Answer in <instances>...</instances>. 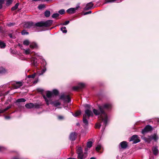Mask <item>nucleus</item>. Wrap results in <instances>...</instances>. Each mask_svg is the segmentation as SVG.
<instances>
[{
	"label": "nucleus",
	"mask_w": 159,
	"mask_h": 159,
	"mask_svg": "<svg viewBox=\"0 0 159 159\" xmlns=\"http://www.w3.org/2000/svg\"><path fill=\"white\" fill-rule=\"evenodd\" d=\"M112 107L111 104L110 103H105L101 105L98 106V109H93V111L95 115H100V119L103 121V127L102 128V131H103L106 126L107 121L108 117L105 110H109Z\"/></svg>",
	"instance_id": "nucleus-1"
},
{
	"label": "nucleus",
	"mask_w": 159,
	"mask_h": 159,
	"mask_svg": "<svg viewBox=\"0 0 159 159\" xmlns=\"http://www.w3.org/2000/svg\"><path fill=\"white\" fill-rule=\"evenodd\" d=\"M52 22V20H48L46 21H42L35 24L32 22H28L25 24L24 27L28 29L35 28L36 27H48L51 25Z\"/></svg>",
	"instance_id": "nucleus-2"
},
{
	"label": "nucleus",
	"mask_w": 159,
	"mask_h": 159,
	"mask_svg": "<svg viewBox=\"0 0 159 159\" xmlns=\"http://www.w3.org/2000/svg\"><path fill=\"white\" fill-rule=\"evenodd\" d=\"M24 53L26 55H30V57L29 58L30 59L31 65L34 66L36 67L38 66V63L37 61V57L39 56V55L38 53H34V56H32L31 55V53L29 49H24Z\"/></svg>",
	"instance_id": "nucleus-3"
},
{
	"label": "nucleus",
	"mask_w": 159,
	"mask_h": 159,
	"mask_svg": "<svg viewBox=\"0 0 159 159\" xmlns=\"http://www.w3.org/2000/svg\"><path fill=\"white\" fill-rule=\"evenodd\" d=\"M143 139L146 142L149 143L152 140L157 141L158 139V137L157 134L155 133L152 135L148 136V138L144 137Z\"/></svg>",
	"instance_id": "nucleus-4"
},
{
	"label": "nucleus",
	"mask_w": 159,
	"mask_h": 159,
	"mask_svg": "<svg viewBox=\"0 0 159 159\" xmlns=\"http://www.w3.org/2000/svg\"><path fill=\"white\" fill-rule=\"evenodd\" d=\"M85 107L88 108V109H86L85 111V114L86 115V117H88V118H89L90 116H93V114L92 111L89 108H90V105L86 104L85 106Z\"/></svg>",
	"instance_id": "nucleus-5"
},
{
	"label": "nucleus",
	"mask_w": 159,
	"mask_h": 159,
	"mask_svg": "<svg viewBox=\"0 0 159 159\" xmlns=\"http://www.w3.org/2000/svg\"><path fill=\"white\" fill-rule=\"evenodd\" d=\"M77 152L78 159H84L86 157V156L83 154L82 149L81 147L78 148Z\"/></svg>",
	"instance_id": "nucleus-6"
},
{
	"label": "nucleus",
	"mask_w": 159,
	"mask_h": 159,
	"mask_svg": "<svg viewBox=\"0 0 159 159\" xmlns=\"http://www.w3.org/2000/svg\"><path fill=\"white\" fill-rule=\"evenodd\" d=\"M43 98L45 99L47 105H48L49 104H52L55 107H57L61 104V103L57 101L54 102H52V101H49L45 96H43Z\"/></svg>",
	"instance_id": "nucleus-7"
},
{
	"label": "nucleus",
	"mask_w": 159,
	"mask_h": 159,
	"mask_svg": "<svg viewBox=\"0 0 159 159\" xmlns=\"http://www.w3.org/2000/svg\"><path fill=\"white\" fill-rule=\"evenodd\" d=\"M25 106L26 108L28 109H30L34 107L36 108H40L41 105L37 103L34 104L30 103L26 104Z\"/></svg>",
	"instance_id": "nucleus-8"
},
{
	"label": "nucleus",
	"mask_w": 159,
	"mask_h": 159,
	"mask_svg": "<svg viewBox=\"0 0 159 159\" xmlns=\"http://www.w3.org/2000/svg\"><path fill=\"white\" fill-rule=\"evenodd\" d=\"M10 84L12 86L13 89H18L23 85V83L21 81H13L11 82Z\"/></svg>",
	"instance_id": "nucleus-9"
},
{
	"label": "nucleus",
	"mask_w": 159,
	"mask_h": 159,
	"mask_svg": "<svg viewBox=\"0 0 159 159\" xmlns=\"http://www.w3.org/2000/svg\"><path fill=\"white\" fill-rule=\"evenodd\" d=\"M43 68L41 70L38 71L37 73L38 75H42L47 70V68L46 66L47 65V63L45 61H43Z\"/></svg>",
	"instance_id": "nucleus-10"
},
{
	"label": "nucleus",
	"mask_w": 159,
	"mask_h": 159,
	"mask_svg": "<svg viewBox=\"0 0 159 159\" xmlns=\"http://www.w3.org/2000/svg\"><path fill=\"white\" fill-rule=\"evenodd\" d=\"M152 130V127L149 125H147L142 130V133L143 134L151 131Z\"/></svg>",
	"instance_id": "nucleus-11"
},
{
	"label": "nucleus",
	"mask_w": 159,
	"mask_h": 159,
	"mask_svg": "<svg viewBox=\"0 0 159 159\" xmlns=\"http://www.w3.org/2000/svg\"><path fill=\"white\" fill-rule=\"evenodd\" d=\"M60 98L68 103L71 101L70 98L68 95H62L60 96Z\"/></svg>",
	"instance_id": "nucleus-12"
},
{
	"label": "nucleus",
	"mask_w": 159,
	"mask_h": 159,
	"mask_svg": "<svg viewBox=\"0 0 159 159\" xmlns=\"http://www.w3.org/2000/svg\"><path fill=\"white\" fill-rule=\"evenodd\" d=\"M130 141H133L134 143H136L140 141L138 135H134L130 139Z\"/></svg>",
	"instance_id": "nucleus-13"
},
{
	"label": "nucleus",
	"mask_w": 159,
	"mask_h": 159,
	"mask_svg": "<svg viewBox=\"0 0 159 159\" xmlns=\"http://www.w3.org/2000/svg\"><path fill=\"white\" fill-rule=\"evenodd\" d=\"M85 84L83 83H80L77 86H74L73 87L72 89L75 91H76L79 89H81L84 88Z\"/></svg>",
	"instance_id": "nucleus-14"
},
{
	"label": "nucleus",
	"mask_w": 159,
	"mask_h": 159,
	"mask_svg": "<svg viewBox=\"0 0 159 159\" xmlns=\"http://www.w3.org/2000/svg\"><path fill=\"white\" fill-rule=\"evenodd\" d=\"M128 146L127 143L125 141H123L120 143L119 148L120 147L121 148L125 149Z\"/></svg>",
	"instance_id": "nucleus-15"
},
{
	"label": "nucleus",
	"mask_w": 159,
	"mask_h": 159,
	"mask_svg": "<svg viewBox=\"0 0 159 159\" xmlns=\"http://www.w3.org/2000/svg\"><path fill=\"white\" fill-rule=\"evenodd\" d=\"M77 7H76L75 8H70L66 11L69 14H73L75 13L76 11L77 10Z\"/></svg>",
	"instance_id": "nucleus-16"
},
{
	"label": "nucleus",
	"mask_w": 159,
	"mask_h": 159,
	"mask_svg": "<svg viewBox=\"0 0 159 159\" xmlns=\"http://www.w3.org/2000/svg\"><path fill=\"white\" fill-rule=\"evenodd\" d=\"M93 4L92 2L88 3L86 5V7L84 8V10H87L91 9L93 7Z\"/></svg>",
	"instance_id": "nucleus-17"
},
{
	"label": "nucleus",
	"mask_w": 159,
	"mask_h": 159,
	"mask_svg": "<svg viewBox=\"0 0 159 159\" xmlns=\"http://www.w3.org/2000/svg\"><path fill=\"white\" fill-rule=\"evenodd\" d=\"M77 135L75 132L70 133L69 136V139L71 141H74Z\"/></svg>",
	"instance_id": "nucleus-18"
},
{
	"label": "nucleus",
	"mask_w": 159,
	"mask_h": 159,
	"mask_svg": "<svg viewBox=\"0 0 159 159\" xmlns=\"http://www.w3.org/2000/svg\"><path fill=\"white\" fill-rule=\"evenodd\" d=\"M52 92L48 91L47 92L46 96L45 95V96L49 101H52L51 100V98L52 97ZM43 96H44V95H43Z\"/></svg>",
	"instance_id": "nucleus-19"
},
{
	"label": "nucleus",
	"mask_w": 159,
	"mask_h": 159,
	"mask_svg": "<svg viewBox=\"0 0 159 159\" xmlns=\"http://www.w3.org/2000/svg\"><path fill=\"white\" fill-rule=\"evenodd\" d=\"M152 151L153 154L155 155H157L159 151L157 146L153 147L152 148Z\"/></svg>",
	"instance_id": "nucleus-20"
},
{
	"label": "nucleus",
	"mask_w": 159,
	"mask_h": 159,
	"mask_svg": "<svg viewBox=\"0 0 159 159\" xmlns=\"http://www.w3.org/2000/svg\"><path fill=\"white\" fill-rule=\"evenodd\" d=\"M30 48L34 49L37 48L38 47V45L35 43L32 42L30 43Z\"/></svg>",
	"instance_id": "nucleus-21"
},
{
	"label": "nucleus",
	"mask_w": 159,
	"mask_h": 159,
	"mask_svg": "<svg viewBox=\"0 0 159 159\" xmlns=\"http://www.w3.org/2000/svg\"><path fill=\"white\" fill-rule=\"evenodd\" d=\"M87 118L86 117L85 115H83V122L86 125H88V122L87 119Z\"/></svg>",
	"instance_id": "nucleus-22"
},
{
	"label": "nucleus",
	"mask_w": 159,
	"mask_h": 159,
	"mask_svg": "<svg viewBox=\"0 0 159 159\" xmlns=\"http://www.w3.org/2000/svg\"><path fill=\"white\" fill-rule=\"evenodd\" d=\"M92 145V142L91 141H89L87 143V148H85V151H87L88 149V148H90Z\"/></svg>",
	"instance_id": "nucleus-23"
},
{
	"label": "nucleus",
	"mask_w": 159,
	"mask_h": 159,
	"mask_svg": "<svg viewBox=\"0 0 159 159\" xmlns=\"http://www.w3.org/2000/svg\"><path fill=\"white\" fill-rule=\"evenodd\" d=\"M11 106H9L7 107L6 108L2 109H0V114L4 112L5 111H6L8 109H10L11 107Z\"/></svg>",
	"instance_id": "nucleus-24"
},
{
	"label": "nucleus",
	"mask_w": 159,
	"mask_h": 159,
	"mask_svg": "<svg viewBox=\"0 0 159 159\" xmlns=\"http://www.w3.org/2000/svg\"><path fill=\"white\" fill-rule=\"evenodd\" d=\"M26 100L24 98H19L16 100V102L20 103L21 102H25Z\"/></svg>",
	"instance_id": "nucleus-25"
},
{
	"label": "nucleus",
	"mask_w": 159,
	"mask_h": 159,
	"mask_svg": "<svg viewBox=\"0 0 159 159\" xmlns=\"http://www.w3.org/2000/svg\"><path fill=\"white\" fill-rule=\"evenodd\" d=\"M102 148V146L100 144H98L96 148V150L98 152Z\"/></svg>",
	"instance_id": "nucleus-26"
},
{
	"label": "nucleus",
	"mask_w": 159,
	"mask_h": 159,
	"mask_svg": "<svg viewBox=\"0 0 159 159\" xmlns=\"http://www.w3.org/2000/svg\"><path fill=\"white\" fill-rule=\"evenodd\" d=\"M19 3H17L14 7H12L11 8V11H14L16 10L17 8L19 6Z\"/></svg>",
	"instance_id": "nucleus-27"
},
{
	"label": "nucleus",
	"mask_w": 159,
	"mask_h": 159,
	"mask_svg": "<svg viewBox=\"0 0 159 159\" xmlns=\"http://www.w3.org/2000/svg\"><path fill=\"white\" fill-rule=\"evenodd\" d=\"M71 113L73 116L75 117H77L80 115L81 112L80 111H78L76 112L75 114H74L73 112H71Z\"/></svg>",
	"instance_id": "nucleus-28"
},
{
	"label": "nucleus",
	"mask_w": 159,
	"mask_h": 159,
	"mask_svg": "<svg viewBox=\"0 0 159 159\" xmlns=\"http://www.w3.org/2000/svg\"><path fill=\"white\" fill-rule=\"evenodd\" d=\"M50 15V11L48 10H46L44 12V15L46 17H48Z\"/></svg>",
	"instance_id": "nucleus-29"
},
{
	"label": "nucleus",
	"mask_w": 159,
	"mask_h": 159,
	"mask_svg": "<svg viewBox=\"0 0 159 159\" xmlns=\"http://www.w3.org/2000/svg\"><path fill=\"white\" fill-rule=\"evenodd\" d=\"M23 44L25 45L28 46L30 44V42L28 40L26 39L23 41Z\"/></svg>",
	"instance_id": "nucleus-30"
},
{
	"label": "nucleus",
	"mask_w": 159,
	"mask_h": 159,
	"mask_svg": "<svg viewBox=\"0 0 159 159\" xmlns=\"http://www.w3.org/2000/svg\"><path fill=\"white\" fill-rule=\"evenodd\" d=\"M52 92V95H57L59 93L58 91L56 89H53Z\"/></svg>",
	"instance_id": "nucleus-31"
},
{
	"label": "nucleus",
	"mask_w": 159,
	"mask_h": 159,
	"mask_svg": "<svg viewBox=\"0 0 159 159\" xmlns=\"http://www.w3.org/2000/svg\"><path fill=\"white\" fill-rule=\"evenodd\" d=\"M6 46V44L5 43L2 42L0 41V48H4Z\"/></svg>",
	"instance_id": "nucleus-32"
},
{
	"label": "nucleus",
	"mask_w": 159,
	"mask_h": 159,
	"mask_svg": "<svg viewBox=\"0 0 159 159\" xmlns=\"http://www.w3.org/2000/svg\"><path fill=\"white\" fill-rule=\"evenodd\" d=\"M66 29L65 27H62L61 28V30L63 33H66L67 32V30H66Z\"/></svg>",
	"instance_id": "nucleus-33"
},
{
	"label": "nucleus",
	"mask_w": 159,
	"mask_h": 159,
	"mask_svg": "<svg viewBox=\"0 0 159 159\" xmlns=\"http://www.w3.org/2000/svg\"><path fill=\"white\" fill-rule=\"evenodd\" d=\"M8 36L11 39H15L16 38L15 35L14 34H13L12 33H9L8 34Z\"/></svg>",
	"instance_id": "nucleus-34"
},
{
	"label": "nucleus",
	"mask_w": 159,
	"mask_h": 159,
	"mask_svg": "<svg viewBox=\"0 0 159 159\" xmlns=\"http://www.w3.org/2000/svg\"><path fill=\"white\" fill-rule=\"evenodd\" d=\"M59 16V14L58 13H54L52 15V17L53 18H55L56 17H58Z\"/></svg>",
	"instance_id": "nucleus-35"
},
{
	"label": "nucleus",
	"mask_w": 159,
	"mask_h": 159,
	"mask_svg": "<svg viewBox=\"0 0 159 159\" xmlns=\"http://www.w3.org/2000/svg\"><path fill=\"white\" fill-rule=\"evenodd\" d=\"M13 0H7L6 4L8 6L11 4L13 2Z\"/></svg>",
	"instance_id": "nucleus-36"
},
{
	"label": "nucleus",
	"mask_w": 159,
	"mask_h": 159,
	"mask_svg": "<svg viewBox=\"0 0 159 159\" xmlns=\"http://www.w3.org/2000/svg\"><path fill=\"white\" fill-rule=\"evenodd\" d=\"M36 74L37 73H34V74H33L32 75H28V77L29 78H34L35 77V76Z\"/></svg>",
	"instance_id": "nucleus-37"
},
{
	"label": "nucleus",
	"mask_w": 159,
	"mask_h": 159,
	"mask_svg": "<svg viewBox=\"0 0 159 159\" xmlns=\"http://www.w3.org/2000/svg\"><path fill=\"white\" fill-rule=\"evenodd\" d=\"M5 71L6 70L5 69L3 68H0V74L4 73Z\"/></svg>",
	"instance_id": "nucleus-38"
},
{
	"label": "nucleus",
	"mask_w": 159,
	"mask_h": 159,
	"mask_svg": "<svg viewBox=\"0 0 159 159\" xmlns=\"http://www.w3.org/2000/svg\"><path fill=\"white\" fill-rule=\"evenodd\" d=\"M65 10L64 9H62L59 10L58 12L61 15H62L64 13Z\"/></svg>",
	"instance_id": "nucleus-39"
},
{
	"label": "nucleus",
	"mask_w": 159,
	"mask_h": 159,
	"mask_svg": "<svg viewBox=\"0 0 159 159\" xmlns=\"http://www.w3.org/2000/svg\"><path fill=\"white\" fill-rule=\"evenodd\" d=\"M21 34L23 35L28 34H29V33L27 32H26L25 30H23L21 32Z\"/></svg>",
	"instance_id": "nucleus-40"
},
{
	"label": "nucleus",
	"mask_w": 159,
	"mask_h": 159,
	"mask_svg": "<svg viewBox=\"0 0 159 159\" xmlns=\"http://www.w3.org/2000/svg\"><path fill=\"white\" fill-rule=\"evenodd\" d=\"M44 7V6L43 5H42V4L39 5L38 7V8L39 9H42Z\"/></svg>",
	"instance_id": "nucleus-41"
},
{
	"label": "nucleus",
	"mask_w": 159,
	"mask_h": 159,
	"mask_svg": "<svg viewBox=\"0 0 159 159\" xmlns=\"http://www.w3.org/2000/svg\"><path fill=\"white\" fill-rule=\"evenodd\" d=\"M101 126V125L99 123H97L95 125V128H96L99 129L100 128Z\"/></svg>",
	"instance_id": "nucleus-42"
},
{
	"label": "nucleus",
	"mask_w": 159,
	"mask_h": 159,
	"mask_svg": "<svg viewBox=\"0 0 159 159\" xmlns=\"http://www.w3.org/2000/svg\"><path fill=\"white\" fill-rule=\"evenodd\" d=\"M6 149V148L3 146H0V151H3Z\"/></svg>",
	"instance_id": "nucleus-43"
},
{
	"label": "nucleus",
	"mask_w": 159,
	"mask_h": 159,
	"mask_svg": "<svg viewBox=\"0 0 159 159\" xmlns=\"http://www.w3.org/2000/svg\"><path fill=\"white\" fill-rule=\"evenodd\" d=\"M69 20H67L64 23L61 24L60 25H66L68 24L69 23Z\"/></svg>",
	"instance_id": "nucleus-44"
},
{
	"label": "nucleus",
	"mask_w": 159,
	"mask_h": 159,
	"mask_svg": "<svg viewBox=\"0 0 159 159\" xmlns=\"http://www.w3.org/2000/svg\"><path fill=\"white\" fill-rule=\"evenodd\" d=\"M58 119L60 120H62L64 119V117L62 116H58Z\"/></svg>",
	"instance_id": "nucleus-45"
},
{
	"label": "nucleus",
	"mask_w": 159,
	"mask_h": 159,
	"mask_svg": "<svg viewBox=\"0 0 159 159\" xmlns=\"http://www.w3.org/2000/svg\"><path fill=\"white\" fill-rule=\"evenodd\" d=\"M12 33L13 34H14L15 35V36H16V35L18 34L19 32L17 30H15L14 31H13Z\"/></svg>",
	"instance_id": "nucleus-46"
},
{
	"label": "nucleus",
	"mask_w": 159,
	"mask_h": 159,
	"mask_svg": "<svg viewBox=\"0 0 159 159\" xmlns=\"http://www.w3.org/2000/svg\"><path fill=\"white\" fill-rule=\"evenodd\" d=\"M91 13L92 11H89L84 13L83 14L84 15H86L88 14H91Z\"/></svg>",
	"instance_id": "nucleus-47"
},
{
	"label": "nucleus",
	"mask_w": 159,
	"mask_h": 159,
	"mask_svg": "<svg viewBox=\"0 0 159 159\" xmlns=\"http://www.w3.org/2000/svg\"><path fill=\"white\" fill-rule=\"evenodd\" d=\"M15 25L14 23H10L8 24V25L9 26H13Z\"/></svg>",
	"instance_id": "nucleus-48"
},
{
	"label": "nucleus",
	"mask_w": 159,
	"mask_h": 159,
	"mask_svg": "<svg viewBox=\"0 0 159 159\" xmlns=\"http://www.w3.org/2000/svg\"><path fill=\"white\" fill-rule=\"evenodd\" d=\"M11 52L13 54H15V51L14 50L11 49Z\"/></svg>",
	"instance_id": "nucleus-49"
},
{
	"label": "nucleus",
	"mask_w": 159,
	"mask_h": 159,
	"mask_svg": "<svg viewBox=\"0 0 159 159\" xmlns=\"http://www.w3.org/2000/svg\"><path fill=\"white\" fill-rule=\"evenodd\" d=\"M5 118L6 119H9L10 118V117L9 116H5Z\"/></svg>",
	"instance_id": "nucleus-50"
},
{
	"label": "nucleus",
	"mask_w": 159,
	"mask_h": 159,
	"mask_svg": "<svg viewBox=\"0 0 159 159\" xmlns=\"http://www.w3.org/2000/svg\"><path fill=\"white\" fill-rule=\"evenodd\" d=\"M4 0H0V4H1L2 5L3 3Z\"/></svg>",
	"instance_id": "nucleus-51"
},
{
	"label": "nucleus",
	"mask_w": 159,
	"mask_h": 159,
	"mask_svg": "<svg viewBox=\"0 0 159 159\" xmlns=\"http://www.w3.org/2000/svg\"><path fill=\"white\" fill-rule=\"evenodd\" d=\"M2 5L1 4H0V9L2 8Z\"/></svg>",
	"instance_id": "nucleus-52"
},
{
	"label": "nucleus",
	"mask_w": 159,
	"mask_h": 159,
	"mask_svg": "<svg viewBox=\"0 0 159 159\" xmlns=\"http://www.w3.org/2000/svg\"><path fill=\"white\" fill-rule=\"evenodd\" d=\"M37 82H38V80H35V81H34V84H36V83H37Z\"/></svg>",
	"instance_id": "nucleus-53"
},
{
	"label": "nucleus",
	"mask_w": 159,
	"mask_h": 159,
	"mask_svg": "<svg viewBox=\"0 0 159 159\" xmlns=\"http://www.w3.org/2000/svg\"><path fill=\"white\" fill-rule=\"evenodd\" d=\"M90 159H96V158L94 157H91Z\"/></svg>",
	"instance_id": "nucleus-54"
},
{
	"label": "nucleus",
	"mask_w": 159,
	"mask_h": 159,
	"mask_svg": "<svg viewBox=\"0 0 159 159\" xmlns=\"http://www.w3.org/2000/svg\"><path fill=\"white\" fill-rule=\"evenodd\" d=\"M9 92V91H7L6 93L5 94V95H7Z\"/></svg>",
	"instance_id": "nucleus-55"
},
{
	"label": "nucleus",
	"mask_w": 159,
	"mask_h": 159,
	"mask_svg": "<svg viewBox=\"0 0 159 159\" xmlns=\"http://www.w3.org/2000/svg\"><path fill=\"white\" fill-rule=\"evenodd\" d=\"M64 108L66 109H67V108L68 107L67 106H65V107H64Z\"/></svg>",
	"instance_id": "nucleus-56"
},
{
	"label": "nucleus",
	"mask_w": 159,
	"mask_h": 159,
	"mask_svg": "<svg viewBox=\"0 0 159 159\" xmlns=\"http://www.w3.org/2000/svg\"><path fill=\"white\" fill-rule=\"evenodd\" d=\"M13 159H20L19 158H17L16 157H15L13 158Z\"/></svg>",
	"instance_id": "nucleus-57"
},
{
	"label": "nucleus",
	"mask_w": 159,
	"mask_h": 159,
	"mask_svg": "<svg viewBox=\"0 0 159 159\" xmlns=\"http://www.w3.org/2000/svg\"><path fill=\"white\" fill-rule=\"evenodd\" d=\"M157 121L159 123V118H157Z\"/></svg>",
	"instance_id": "nucleus-58"
},
{
	"label": "nucleus",
	"mask_w": 159,
	"mask_h": 159,
	"mask_svg": "<svg viewBox=\"0 0 159 159\" xmlns=\"http://www.w3.org/2000/svg\"><path fill=\"white\" fill-rule=\"evenodd\" d=\"M40 0H33V1H40Z\"/></svg>",
	"instance_id": "nucleus-59"
},
{
	"label": "nucleus",
	"mask_w": 159,
	"mask_h": 159,
	"mask_svg": "<svg viewBox=\"0 0 159 159\" xmlns=\"http://www.w3.org/2000/svg\"><path fill=\"white\" fill-rule=\"evenodd\" d=\"M76 125L77 126H79L80 125V124L79 123H77L76 124Z\"/></svg>",
	"instance_id": "nucleus-60"
},
{
	"label": "nucleus",
	"mask_w": 159,
	"mask_h": 159,
	"mask_svg": "<svg viewBox=\"0 0 159 159\" xmlns=\"http://www.w3.org/2000/svg\"><path fill=\"white\" fill-rule=\"evenodd\" d=\"M67 159H75V158H68Z\"/></svg>",
	"instance_id": "nucleus-61"
},
{
	"label": "nucleus",
	"mask_w": 159,
	"mask_h": 159,
	"mask_svg": "<svg viewBox=\"0 0 159 159\" xmlns=\"http://www.w3.org/2000/svg\"><path fill=\"white\" fill-rule=\"evenodd\" d=\"M119 0V1L117 2H121V0Z\"/></svg>",
	"instance_id": "nucleus-62"
}]
</instances>
